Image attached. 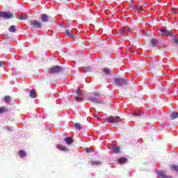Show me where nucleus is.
<instances>
[{"mask_svg":"<svg viewBox=\"0 0 178 178\" xmlns=\"http://www.w3.org/2000/svg\"><path fill=\"white\" fill-rule=\"evenodd\" d=\"M9 31H10V33H16V26L11 25L9 27Z\"/></svg>","mask_w":178,"mask_h":178,"instance_id":"21","label":"nucleus"},{"mask_svg":"<svg viewBox=\"0 0 178 178\" xmlns=\"http://www.w3.org/2000/svg\"><path fill=\"white\" fill-rule=\"evenodd\" d=\"M86 152H87L88 154H90V152H91V149H90V147H87V148L86 149Z\"/></svg>","mask_w":178,"mask_h":178,"instance_id":"35","label":"nucleus"},{"mask_svg":"<svg viewBox=\"0 0 178 178\" xmlns=\"http://www.w3.org/2000/svg\"><path fill=\"white\" fill-rule=\"evenodd\" d=\"M159 84H160L161 87H162V85L161 84V82H159Z\"/></svg>","mask_w":178,"mask_h":178,"instance_id":"41","label":"nucleus"},{"mask_svg":"<svg viewBox=\"0 0 178 178\" xmlns=\"http://www.w3.org/2000/svg\"><path fill=\"white\" fill-rule=\"evenodd\" d=\"M164 90H165V92H167L168 91V88H164Z\"/></svg>","mask_w":178,"mask_h":178,"instance_id":"40","label":"nucleus"},{"mask_svg":"<svg viewBox=\"0 0 178 178\" xmlns=\"http://www.w3.org/2000/svg\"><path fill=\"white\" fill-rule=\"evenodd\" d=\"M76 38V36L73 35V38Z\"/></svg>","mask_w":178,"mask_h":178,"instance_id":"45","label":"nucleus"},{"mask_svg":"<svg viewBox=\"0 0 178 178\" xmlns=\"http://www.w3.org/2000/svg\"><path fill=\"white\" fill-rule=\"evenodd\" d=\"M170 168L172 169V170H175V172H177L178 173V165H172Z\"/></svg>","mask_w":178,"mask_h":178,"instance_id":"29","label":"nucleus"},{"mask_svg":"<svg viewBox=\"0 0 178 178\" xmlns=\"http://www.w3.org/2000/svg\"><path fill=\"white\" fill-rule=\"evenodd\" d=\"M105 120L106 122H107V123H110L111 126H118V124H119V123L122 122V119L118 116H116V117L110 116L106 118Z\"/></svg>","mask_w":178,"mask_h":178,"instance_id":"1","label":"nucleus"},{"mask_svg":"<svg viewBox=\"0 0 178 178\" xmlns=\"http://www.w3.org/2000/svg\"><path fill=\"white\" fill-rule=\"evenodd\" d=\"M150 66L153 70H159V68L161 67V65H159V63L158 62L152 63Z\"/></svg>","mask_w":178,"mask_h":178,"instance_id":"10","label":"nucleus"},{"mask_svg":"<svg viewBox=\"0 0 178 178\" xmlns=\"http://www.w3.org/2000/svg\"><path fill=\"white\" fill-rule=\"evenodd\" d=\"M98 162H96L95 163H92V165H98Z\"/></svg>","mask_w":178,"mask_h":178,"instance_id":"38","label":"nucleus"},{"mask_svg":"<svg viewBox=\"0 0 178 178\" xmlns=\"http://www.w3.org/2000/svg\"><path fill=\"white\" fill-rule=\"evenodd\" d=\"M88 101H90L92 104H104L101 99H98L96 97H88Z\"/></svg>","mask_w":178,"mask_h":178,"instance_id":"9","label":"nucleus"},{"mask_svg":"<svg viewBox=\"0 0 178 178\" xmlns=\"http://www.w3.org/2000/svg\"><path fill=\"white\" fill-rule=\"evenodd\" d=\"M160 47H161V48H167V47H168V44H166V43H165V42H163L161 44Z\"/></svg>","mask_w":178,"mask_h":178,"instance_id":"31","label":"nucleus"},{"mask_svg":"<svg viewBox=\"0 0 178 178\" xmlns=\"http://www.w3.org/2000/svg\"><path fill=\"white\" fill-rule=\"evenodd\" d=\"M168 83H170V84H173V83H172V82H169V81H168Z\"/></svg>","mask_w":178,"mask_h":178,"instance_id":"42","label":"nucleus"},{"mask_svg":"<svg viewBox=\"0 0 178 178\" xmlns=\"http://www.w3.org/2000/svg\"><path fill=\"white\" fill-rule=\"evenodd\" d=\"M111 150L113 151V152H114V154H122V150L120 149V147L119 146L112 145Z\"/></svg>","mask_w":178,"mask_h":178,"instance_id":"8","label":"nucleus"},{"mask_svg":"<svg viewBox=\"0 0 178 178\" xmlns=\"http://www.w3.org/2000/svg\"><path fill=\"white\" fill-rule=\"evenodd\" d=\"M76 94L77 95H79V97H81V95H83V90H79V89H76Z\"/></svg>","mask_w":178,"mask_h":178,"instance_id":"30","label":"nucleus"},{"mask_svg":"<svg viewBox=\"0 0 178 178\" xmlns=\"http://www.w3.org/2000/svg\"><path fill=\"white\" fill-rule=\"evenodd\" d=\"M62 71H63V67L59 65H55L50 69V73L52 74L55 73H60Z\"/></svg>","mask_w":178,"mask_h":178,"instance_id":"4","label":"nucleus"},{"mask_svg":"<svg viewBox=\"0 0 178 178\" xmlns=\"http://www.w3.org/2000/svg\"><path fill=\"white\" fill-rule=\"evenodd\" d=\"M4 101H5V102H7V104H10V101H12V97L5 96Z\"/></svg>","mask_w":178,"mask_h":178,"instance_id":"22","label":"nucleus"},{"mask_svg":"<svg viewBox=\"0 0 178 178\" xmlns=\"http://www.w3.org/2000/svg\"><path fill=\"white\" fill-rule=\"evenodd\" d=\"M166 23H169V21H165L164 22V24H166Z\"/></svg>","mask_w":178,"mask_h":178,"instance_id":"39","label":"nucleus"},{"mask_svg":"<svg viewBox=\"0 0 178 178\" xmlns=\"http://www.w3.org/2000/svg\"><path fill=\"white\" fill-rule=\"evenodd\" d=\"M173 44H174V45H178V38H174Z\"/></svg>","mask_w":178,"mask_h":178,"instance_id":"34","label":"nucleus"},{"mask_svg":"<svg viewBox=\"0 0 178 178\" xmlns=\"http://www.w3.org/2000/svg\"><path fill=\"white\" fill-rule=\"evenodd\" d=\"M56 148H58L59 151H63L64 152H67V151H69V149H67L66 146L60 144L56 145Z\"/></svg>","mask_w":178,"mask_h":178,"instance_id":"11","label":"nucleus"},{"mask_svg":"<svg viewBox=\"0 0 178 178\" xmlns=\"http://www.w3.org/2000/svg\"><path fill=\"white\" fill-rule=\"evenodd\" d=\"M0 17L8 20L9 19H15V15L11 12L0 11Z\"/></svg>","mask_w":178,"mask_h":178,"instance_id":"2","label":"nucleus"},{"mask_svg":"<svg viewBox=\"0 0 178 178\" xmlns=\"http://www.w3.org/2000/svg\"><path fill=\"white\" fill-rule=\"evenodd\" d=\"M30 26L31 29H41L42 25L41 24V22L35 20L30 22Z\"/></svg>","mask_w":178,"mask_h":178,"instance_id":"5","label":"nucleus"},{"mask_svg":"<svg viewBox=\"0 0 178 178\" xmlns=\"http://www.w3.org/2000/svg\"><path fill=\"white\" fill-rule=\"evenodd\" d=\"M123 31H124V28H122L121 30L119 31L118 33L121 37H123Z\"/></svg>","mask_w":178,"mask_h":178,"instance_id":"33","label":"nucleus"},{"mask_svg":"<svg viewBox=\"0 0 178 178\" xmlns=\"http://www.w3.org/2000/svg\"><path fill=\"white\" fill-rule=\"evenodd\" d=\"M114 81L119 87H124L127 84V79L124 78H116Z\"/></svg>","mask_w":178,"mask_h":178,"instance_id":"3","label":"nucleus"},{"mask_svg":"<svg viewBox=\"0 0 178 178\" xmlns=\"http://www.w3.org/2000/svg\"><path fill=\"white\" fill-rule=\"evenodd\" d=\"M171 118H172V120L177 119V118H178V113L172 112L171 113Z\"/></svg>","mask_w":178,"mask_h":178,"instance_id":"26","label":"nucleus"},{"mask_svg":"<svg viewBox=\"0 0 178 178\" xmlns=\"http://www.w3.org/2000/svg\"><path fill=\"white\" fill-rule=\"evenodd\" d=\"M160 35H166L167 37H172L173 34H172V31L168 29H161Z\"/></svg>","mask_w":178,"mask_h":178,"instance_id":"6","label":"nucleus"},{"mask_svg":"<svg viewBox=\"0 0 178 178\" xmlns=\"http://www.w3.org/2000/svg\"><path fill=\"white\" fill-rule=\"evenodd\" d=\"M125 127H127V125H126Z\"/></svg>","mask_w":178,"mask_h":178,"instance_id":"46","label":"nucleus"},{"mask_svg":"<svg viewBox=\"0 0 178 178\" xmlns=\"http://www.w3.org/2000/svg\"><path fill=\"white\" fill-rule=\"evenodd\" d=\"M132 9H135V10H143V6H132Z\"/></svg>","mask_w":178,"mask_h":178,"instance_id":"27","label":"nucleus"},{"mask_svg":"<svg viewBox=\"0 0 178 178\" xmlns=\"http://www.w3.org/2000/svg\"><path fill=\"white\" fill-rule=\"evenodd\" d=\"M93 95L95 97H99L102 95V92L99 90H97L96 91L93 92Z\"/></svg>","mask_w":178,"mask_h":178,"instance_id":"23","label":"nucleus"},{"mask_svg":"<svg viewBox=\"0 0 178 178\" xmlns=\"http://www.w3.org/2000/svg\"><path fill=\"white\" fill-rule=\"evenodd\" d=\"M152 47H158V40L152 39L151 40Z\"/></svg>","mask_w":178,"mask_h":178,"instance_id":"20","label":"nucleus"},{"mask_svg":"<svg viewBox=\"0 0 178 178\" xmlns=\"http://www.w3.org/2000/svg\"><path fill=\"white\" fill-rule=\"evenodd\" d=\"M157 175L160 178H172V177H170V176L165 175L164 171H158L157 172Z\"/></svg>","mask_w":178,"mask_h":178,"instance_id":"13","label":"nucleus"},{"mask_svg":"<svg viewBox=\"0 0 178 178\" xmlns=\"http://www.w3.org/2000/svg\"><path fill=\"white\" fill-rule=\"evenodd\" d=\"M19 155L20 158H24L26 156V155H27V154H26V152H24V150H20L19 152Z\"/></svg>","mask_w":178,"mask_h":178,"instance_id":"24","label":"nucleus"},{"mask_svg":"<svg viewBox=\"0 0 178 178\" xmlns=\"http://www.w3.org/2000/svg\"><path fill=\"white\" fill-rule=\"evenodd\" d=\"M19 20H27V17L23 16V15H21L19 17Z\"/></svg>","mask_w":178,"mask_h":178,"instance_id":"32","label":"nucleus"},{"mask_svg":"<svg viewBox=\"0 0 178 178\" xmlns=\"http://www.w3.org/2000/svg\"><path fill=\"white\" fill-rule=\"evenodd\" d=\"M65 35L67 37H70L71 38H73V32L69 29H65Z\"/></svg>","mask_w":178,"mask_h":178,"instance_id":"18","label":"nucleus"},{"mask_svg":"<svg viewBox=\"0 0 178 178\" xmlns=\"http://www.w3.org/2000/svg\"><path fill=\"white\" fill-rule=\"evenodd\" d=\"M100 73L103 76H109L111 74V69L109 67H105L104 68H101Z\"/></svg>","mask_w":178,"mask_h":178,"instance_id":"7","label":"nucleus"},{"mask_svg":"<svg viewBox=\"0 0 178 178\" xmlns=\"http://www.w3.org/2000/svg\"><path fill=\"white\" fill-rule=\"evenodd\" d=\"M74 127H75L76 130H81V129H83V125L80 123H76L74 124Z\"/></svg>","mask_w":178,"mask_h":178,"instance_id":"19","label":"nucleus"},{"mask_svg":"<svg viewBox=\"0 0 178 178\" xmlns=\"http://www.w3.org/2000/svg\"><path fill=\"white\" fill-rule=\"evenodd\" d=\"M4 65H5V62L0 61V66H4Z\"/></svg>","mask_w":178,"mask_h":178,"instance_id":"37","label":"nucleus"},{"mask_svg":"<svg viewBox=\"0 0 178 178\" xmlns=\"http://www.w3.org/2000/svg\"><path fill=\"white\" fill-rule=\"evenodd\" d=\"M121 129H122V130H124V129H126V128H123V127H122Z\"/></svg>","mask_w":178,"mask_h":178,"instance_id":"44","label":"nucleus"},{"mask_svg":"<svg viewBox=\"0 0 178 178\" xmlns=\"http://www.w3.org/2000/svg\"><path fill=\"white\" fill-rule=\"evenodd\" d=\"M119 163H126V162H127V159H126L125 157H121L119 161H118Z\"/></svg>","mask_w":178,"mask_h":178,"instance_id":"25","label":"nucleus"},{"mask_svg":"<svg viewBox=\"0 0 178 178\" xmlns=\"http://www.w3.org/2000/svg\"><path fill=\"white\" fill-rule=\"evenodd\" d=\"M90 70H91V68H90V67H88V69L85 68L86 73H87V72H90Z\"/></svg>","mask_w":178,"mask_h":178,"instance_id":"36","label":"nucleus"},{"mask_svg":"<svg viewBox=\"0 0 178 178\" xmlns=\"http://www.w3.org/2000/svg\"><path fill=\"white\" fill-rule=\"evenodd\" d=\"M95 118H98V115H94Z\"/></svg>","mask_w":178,"mask_h":178,"instance_id":"43","label":"nucleus"},{"mask_svg":"<svg viewBox=\"0 0 178 178\" xmlns=\"http://www.w3.org/2000/svg\"><path fill=\"white\" fill-rule=\"evenodd\" d=\"M132 116H134V118H141L143 116V113H141V111L140 110H136L134 113H132Z\"/></svg>","mask_w":178,"mask_h":178,"instance_id":"14","label":"nucleus"},{"mask_svg":"<svg viewBox=\"0 0 178 178\" xmlns=\"http://www.w3.org/2000/svg\"><path fill=\"white\" fill-rule=\"evenodd\" d=\"M29 97L30 98H37V94L35 93V90L34 89H31L29 91Z\"/></svg>","mask_w":178,"mask_h":178,"instance_id":"15","label":"nucleus"},{"mask_svg":"<svg viewBox=\"0 0 178 178\" xmlns=\"http://www.w3.org/2000/svg\"><path fill=\"white\" fill-rule=\"evenodd\" d=\"M64 141H65L66 144H67L68 145H71V144H73V138H72V137L65 138Z\"/></svg>","mask_w":178,"mask_h":178,"instance_id":"16","label":"nucleus"},{"mask_svg":"<svg viewBox=\"0 0 178 178\" xmlns=\"http://www.w3.org/2000/svg\"><path fill=\"white\" fill-rule=\"evenodd\" d=\"M8 113V110L5 107H0V113Z\"/></svg>","mask_w":178,"mask_h":178,"instance_id":"28","label":"nucleus"},{"mask_svg":"<svg viewBox=\"0 0 178 178\" xmlns=\"http://www.w3.org/2000/svg\"><path fill=\"white\" fill-rule=\"evenodd\" d=\"M42 23H49V17L47 14H42Z\"/></svg>","mask_w":178,"mask_h":178,"instance_id":"12","label":"nucleus"},{"mask_svg":"<svg viewBox=\"0 0 178 178\" xmlns=\"http://www.w3.org/2000/svg\"><path fill=\"white\" fill-rule=\"evenodd\" d=\"M3 51H5V52H10V43L4 44L3 47Z\"/></svg>","mask_w":178,"mask_h":178,"instance_id":"17","label":"nucleus"}]
</instances>
